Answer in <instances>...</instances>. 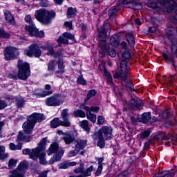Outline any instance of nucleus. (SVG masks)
Listing matches in <instances>:
<instances>
[{
	"mask_svg": "<svg viewBox=\"0 0 177 177\" xmlns=\"http://www.w3.org/2000/svg\"><path fill=\"white\" fill-rule=\"evenodd\" d=\"M38 175H39L38 177H47L48 171H42L41 173H39Z\"/></svg>",
	"mask_w": 177,
	"mask_h": 177,
	"instance_id": "nucleus-61",
	"label": "nucleus"
},
{
	"mask_svg": "<svg viewBox=\"0 0 177 177\" xmlns=\"http://www.w3.org/2000/svg\"><path fill=\"white\" fill-rule=\"evenodd\" d=\"M174 31L175 28L172 24H168L167 25L166 32L169 40H171V52L177 57V38L174 37Z\"/></svg>",
	"mask_w": 177,
	"mask_h": 177,
	"instance_id": "nucleus-8",
	"label": "nucleus"
},
{
	"mask_svg": "<svg viewBox=\"0 0 177 177\" xmlns=\"http://www.w3.org/2000/svg\"><path fill=\"white\" fill-rule=\"evenodd\" d=\"M73 117H80V118H85L86 114L82 110H76L73 111Z\"/></svg>",
	"mask_w": 177,
	"mask_h": 177,
	"instance_id": "nucleus-32",
	"label": "nucleus"
},
{
	"mask_svg": "<svg viewBox=\"0 0 177 177\" xmlns=\"http://www.w3.org/2000/svg\"><path fill=\"white\" fill-rule=\"evenodd\" d=\"M56 13L53 11H49L45 8L36 10L35 17L42 24H50L52 19H55Z\"/></svg>",
	"mask_w": 177,
	"mask_h": 177,
	"instance_id": "nucleus-3",
	"label": "nucleus"
},
{
	"mask_svg": "<svg viewBox=\"0 0 177 177\" xmlns=\"http://www.w3.org/2000/svg\"><path fill=\"white\" fill-rule=\"evenodd\" d=\"M4 55L6 60H13L19 56V51L15 47H6L4 50Z\"/></svg>",
	"mask_w": 177,
	"mask_h": 177,
	"instance_id": "nucleus-12",
	"label": "nucleus"
},
{
	"mask_svg": "<svg viewBox=\"0 0 177 177\" xmlns=\"http://www.w3.org/2000/svg\"><path fill=\"white\" fill-rule=\"evenodd\" d=\"M0 38H10V34L3 29H0Z\"/></svg>",
	"mask_w": 177,
	"mask_h": 177,
	"instance_id": "nucleus-42",
	"label": "nucleus"
},
{
	"mask_svg": "<svg viewBox=\"0 0 177 177\" xmlns=\"http://www.w3.org/2000/svg\"><path fill=\"white\" fill-rule=\"evenodd\" d=\"M103 133L104 137L105 138V140H109V139H111V131H110V129L107 127H103L101 129L98 131V132H95L94 135L93 136V139L95 140H97L98 142L97 145L98 147H100V149H103L105 146L104 143V138H103Z\"/></svg>",
	"mask_w": 177,
	"mask_h": 177,
	"instance_id": "nucleus-4",
	"label": "nucleus"
},
{
	"mask_svg": "<svg viewBox=\"0 0 177 177\" xmlns=\"http://www.w3.org/2000/svg\"><path fill=\"white\" fill-rule=\"evenodd\" d=\"M22 153L26 156L28 155L32 160H38V154L39 153L36 148H34L32 150L28 148L24 149L22 150Z\"/></svg>",
	"mask_w": 177,
	"mask_h": 177,
	"instance_id": "nucleus-18",
	"label": "nucleus"
},
{
	"mask_svg": "<svg viewBox=\"0 0 177 177\" xmlns=\"http://www.w3.org/2000/svg\"><path fill=\"white\" fill-rule=\"evenodd\" d=\"M9 177H26V176H24V171L14 170L12 172V174L9 175Z\"/></svg>",
	"mask_w": 177,
	"mask_h": 177,
	"instance_id": "nucleus-37",
	"label": "nucleus"
},
{
	"mask_svg": "<svg viewBox=\"0 0 177 177\" xmlns=\"http://www.w3.org/2000/svg\"><path fill=\"white\" fill-rule=\"evenodd\" d=\"M68 39L75 42V37H74V35L68 32H65L57 39V41L59 43L58 46H62V45H60L61 44L68 45Z\"/></svg>",
	"mask_w": 177,
	"mask_h": 177,
	"instance_id": "nucleus-13",
	"label": "nucleus"
},
{
	"mask_svg": "<svg viewBox=\"0 0 177 177\" xmlns=\"http://www.w3.org/2000/svg\"><path fill=\"white\" fill-rule=\"evenodd\" d=\"M56 151L57 152L56 153ZM54 153H56L50 159L48 162V164H50V165L62 160V157H63V154H64V150L59 149V145H57V143H53L50 145L49 149L47 150V154L48 156H52V154Z\"/></svg>",
	"mask_w": 177,
	"mask_h": 177,
	"instance_id": "nucleus-5",
	"label": "nucleus"
},
{
	"mask_svg": "<svg viewBox=\"0 0 177 177\" xmlns=\"http://www.w3.org/2000/svg\"><path fill=\"white\" fill-rule=\"evenodd\" d=\"M86 140H80L79 141H77L76 145H75V147H77V150L80 151V150H83L84 147H86Z\"/></svg>",
	"mask_w": 177,
	"mask_h": 177,
	"instance_id": "nucleus-28",
	"label": "nucleus"
},
{
	"mask_svg": "<svg viewBox=\"0 0 177 177\" xmlns=\"http://www.w3.org/2000/svg\"><path fill=\"white\" fill-rule=\"evenodd\" d=\"M47 138H44L39 143V145L37 147H36L38 153H41V151H44L45 150V146H46V142H47Z\"/></svg>",
	"mask_w": 177,
	"mask_h": 177,
	"instance_id": "nucleus-24",
	"label": "nucleus"
},
{
	"mask_svg": "<svg viewBox=\"0 0 177 177\" xmlns=\"http://www.w3.org/2000/svg\"><path fill=\"white\" fill-rule=\"evenodd\" d=\"M46 156V153H45L44 151L39 153L37 156V158H39V164H41V165H46L48 164V161H46V158H45Z\"/></svg>",
	"mask_w": 177,
	"mask_h": 177,
	"instance_id": "nucleus-25",
	"label": "nucleus"
},
{
	"mask_svg": "<svg viewBox=\"0 0 177 177\" xmlns=\"http://www.w3.org/2000/svg\"><path fill=\"white\" fill-rule=\"evenodd\" d=\"M131 59V52L129 50H126L122 55V60H126L128 62Z\"/></svg>",
	"mask_w": 177,
	"mask_h": 177,
	"instance_id": "nucleus-38",
	"label": "nucleus"
},
{
	"mask_svg": "<svg viewBox=\"0 0 177 177\" xmlns=\"http://www.w3.org/2000/svg\"><path fill=\"white\" fill-rule=\"evenodd\" d=\"M104 71L105 78L108 84H109V85H111V75L109 71H106V68H104Z\"/></svg>",
	"mask_w": 177,
	"mask_h": 177,
	"instance_id": "nucleus-41",
	"label": "nucleus"
},
{
	"mask_svg": "<svg viewBox=\"0 0 177 177\" xmlns=\"http://www.w3.org/2000/svg\"><path fill=\"white\" fill-rule=\"evenodd\" d=\"M58 64V71H55V75L57 77L58 76L57 74H63L64 73V65L63 64V59H59L57 61Z\"/></svg>",
	"mask_w": 177,
	"mask_h": 177,
	"instance_id": "nucleus-27",
	"label": "nucleus"
},
{
	"mask_svg": "<svg viewBox=\"0 0 177 177\" xmlns=\"http://www.w3.org/2000/svg\"><path fill=\"white\" fill-rule=\"evenodd\" d=\"M162 57L165 59V60H169V62H171L172 63V66L176 68V66H175V59L173 56H169L167 55V53H163Z\"/></svg>",
	"mask_w": 177,
	"mask_h": 177,
	"instance_id": "nucleus-36",
	"label": "nucleus"
},
{
	"mask_svg": "<svg viewBox=\"0 0 177 177\" xmlns=\"http://www.w3.org/2000/svg\"><path fill=\"white\" fill-rule=\"evenodd\" d=\"M168 175V171H162L161 173H159L158 174H156L154 176L155 177H165Z\"/></svg>",
	"mask_w": 177,
	"mask_h": 177,
	"instance_id": "nucleus-56",
	"label": "nucleus"
},
{
	"mask_svg": "<svg viewBox=\"0 0 177 177\" xmlns=\"http://www.w3.org/2000/svg\"><path fill=\"white\" fill-rule=\"evenodd\" d=\"M149 8H151V9L155 10V12H160V10H161V8H160L158 4H157L156 2H151L149 4Z\"/></svg>",
	"mask_w": 177,
	"mask_h": 177,
	"instance_id": "nucleus-39",
	"label": "nucleus"
},
{
	"mask_svg": "<svg viewBox=\"0 0 177 177\" xmlns=\"http://www.w3.org/2000/svg\"><path fill=\"white\" fill-rule=\"evenodd\" d=\"M83 109L85 110V111H86V117L88 120L93 122V124H95V122H96V115L91 113V109L88 106H84Z\"/></svg>",
	"mask_w": 177,
	"mask_h": 177,
	"instance_id": "nucleus-22",
	"label": "nucleus"
},
{
	"mask_svg": "<svg viewBox=\"0 0 177 177\" xmlns=\"http://www.w3.org/2000/svg\"><path fill=\"white\" fill-rule=\"evenodd\" d=\"M130 104L134 110H140L143 107V102L140 99L132 98L130 101Z\"/></svg>",
	"mask_w": 177,
	"mask_h": 177,
	"instance_id": "nucleus-19",
	"label": "nucleus"
},
{
	"mask_svg": "<svg viewBox=\"0 0 177 177\" xmlns=\"http://www.w3.org/2000/svg\"><path fill=\"white\" fill-rule=\"evenodd\" d=\"M26 23H28L29 25H26L25 28L27 32H29L30 37H36V38H44L45 37V33L44 31H39L35 27V24L31 19L30 15H27L25 17Z\"/></svg>",
	"mask_w": 177,
	"mask_h": 177,
	"instance_id": "nucleus-6",
	"label": "nucleus"
},
{
	"mask_svg": "<svg viewBox=\"0 0 177 177\" xmlns=\"http://www.w3.org/2000/svg\"><path fill=\"white\" fill-rule=\"evenodd\" d=\"M63 139L64 140L66 145H71V143L74 142V137L71 134H66Z\"/></svg>",
	"mask_w": 177,
	"mask_h": 177,
	"instance_id": "nucleus-34",
	"label": "nucleus"
},
{
	"mask_svg": "<svg viewBox=\"0 0 177 177\" xmlns=\"http://www.w3.org/2000/svg\"><path fill=\"white\" fill-rule=\"evenodd\" d=\"M53 93V91H43V96H48V95H52Z\"/></svg>",
	"mask_w": 177,
	"mask_h": 177,
	"instance_id": "nucleus-62",
	"label": "nucleus"
},
{
	"mask_svg": "<svg viewBox=\"0 0 177 177\" xmlns=\"http://www.w3.org/2000/svg\"><path fill=\"white\" fill-rule=\"evenodd\" d=\"M78 153H80L78 147H75V150L69 151L68 156V157H74V156H77Z\"/></svg>",
	"mask_w": 177,
	"mask_h": 177,
	"instance_id": "nucleus-46",
	"label": "nucleus"
},
{
	"mask_svg": "<svg viewBox=\"0 0 177 177\" xmlns=\"http://www.w3.org/2000/svg\"><path fill=\"white\" fill-rule=\"evenodd\" d=\"M102 170H103V165L98 166V168L95 172L96 176H99L100 174H102Z\"/></svg>",
	"mask_w": 177,
	"mask_h": 177,
	"instance_id": "nucleus-59",
	"label": "nucleus"
},
{
	"mask_svg": "<svg viewBox=\"0 0 177 177\" xmlns=\"http://www.w3.org/2000/svg\"><path fill=\"white\" fill-rule=\"evenodd\" d=\"M16 164H17V160L15 159H10L8 162V167L12 169L14 167H16Z\"/></svg>",
	"mask_w": 177,
	"mask_h": 177,
	"instance_id": "nucleus-49",
	"label": "nucleus"
},
{
	"mask_svg": "<svg viewBox=\"0 0 177 177\" xmlns=\"http://www.w3.org/2000/svg\"><path fill=\"white\" fill-rule=\"evenodd\" d=\"M18 73L12 72L9 74V77L11 80H17V77L22 81H26L30 77V64L27 62H23V60L18 61Z\"/></svg>",
	"mask_w": 177,
	"mask_h": 177,
	"instance_id": "nucleus-2",
	"label": "nucleus"
},
{
	"mask_svg": "<svg viewBox=\"0 0 177 177\" xmlns=\"http://www.w3.org/2000/svg\"><path fill=\"white\" fill-rule=\"evenodd\" d=\"M26 168H27V165L24 162H21L15 171H21V172H24V169H26Z\"/></svg>",
	"mask_w": 177,
	"mask_h": 177,
	"instance_id": "nucleus-40",
	"label": "nucleus"
},
{
	"mask_svg": "<svg viewBox=\"0 0 177 177\" xmlns=\"http://www.w3.org/2000/svg\"><path fill=\"white\" fill-rule=\"evenodd\" d=\"M68 109H65L62 111L61 113V118L62 119V121L59 119V118H54L50 122V127L51 128H57V127H71V122L68 120Z\"/></svg>",
	"mask_w": 177,
	"mask_h": 177,
	"instance_id": "nucleus-7",
	"label": "nucleus"
},
{
	"mask_svg": "<svg viewBox=\"0 0 177 177\" xmlns=\"http://www.w3.org/2000/svg\"><path fill=\"white\" fill-rule=\"evenodd\" d=\"M34 127H35V123L33 120H31V118L28 116V121L24 122L22 125L24 133H25L26 135L31 133V132H32V129H34Z\"/></svg>",
	"mask_w": 177,
	"mask_h": 177,
	"instance_id": "nucleus-17",
	"label": "nucleus"
},
{
	"mask_svg": "<svg viewBox=\"0 0 177 177\" xmlns=\"http://www.w3.org/2000/svg\"><path fill=\"white\" fill-rule=\"evenodd\" d=\"M96 95V91L95 90H91L87 94V98L85 100H89L91 97H93Z\"/></svg>",
	"mask_w": 177,
	"mask_h": 177,
	"instance_id": "nucleus-48",
	"label": "nucleus"
},
{
	"mask_svg": "<svg viewBox=\"0 0 177 177\" xmlns=\"http://www.w3.org/2000/svg\"><path fill=\"white\" fill-rule=\"evenodd\" d=\"M85 165L82 163L78 167L74 169L75 174H81L80 175L77 176H70L69 177H88L92 175V171H93V166H90L85 170Z\"/></svg>",
	"mask_w": 177,
	"mask_h": 177,
	"instance_id": "nucleus-10",
	"label": "nucleus"
},
{
	"mask_svg": "<svg viewBox=\"0 0 177 177\" xmlns=\"http://www.w3.org/2000/svg\"><path fill=\"white\" fill-rule=\"evenodd\" d=\"M129 174V172H128L127 170H124L119 174L118 176H117L116 177H127L128 176Z\"/></svg>",
	"mask_w": 177,
	"mask_h": 177,
	"instance_id": "nucleus-58",
	"label": "nucleus"
},
{
	"mask_svg": "<svg viewBox=\"0 0 177 177\" xmlns=\"http://www.w3.org/2000/svg\"><path fill=\"white\" fill-rule=\"evenodd\" d=\"M7 106H8V103L6 102V101L0 100V110H2Z\"/></svg>",
	"mask_w": 177,
	"mask_h": 177,
	"instance_id": "nucleus-54",
	"label": "nucleus"
},
{
	"mask_svg": "<svg viewBox=\"0 0 177 177\" xmlns=\"http://www.w3.org/2000/svg\"><path fill=\"white\" fill-rule=\"evenodd\" d=\"M160 3L163 10H165L167 13H171L172 10L177 8V3H174V0H162Z\"/></svg>",
	"mask_w": 177,
	"mask_h": 177,
	"instance_id": "nucleus-15",
	"label": "nucleus"
},
{
	"mask_svg": "<svg viewBox=\"0 0 177 177\" xmlns=\"http://www.w3.org/2000/svg\"><path fill=\"white\" fill-rule=\"evenodd\" d=\"M142 122H144V124H151L152 122H156V121H157V118H153L151 119V114L150 113H144L142 115Z\"/></svg>",
	"mask_w": 177,
	"mask_h": 177,
	"instance_id": "nucleus-21",
	"label": "nucleus"
},
{
	"mask_svg": "<svg viewBox=\"0 0 177 177\" xmlns=\"http://www.w3.org/2000/svg\"><path fill=\"white\" fill-rule=\"evenodd\" d=\"M120 72L115 74L113 76L114 78H119V80H121L122 85L125 86V88H128L130 91H135L133 85L132 84V81H131V79L128 78L131 70L128 61L122 59L120 64Z\"/></svg>",
	"mask_w": 177,
	"mask_h": 177,
	"instance_id": "nucleus-1",
	"label": "nucleus"
},
{
	"mask_svg": "<svg viewBox=\"0 0 177 177\" xmlns=\"http://www.w3.org/2000/svg\"><path fill=\"white\" fill-rule=\"evenodd\" d=\"M77 84H80V85H86V84H87L86 80H85L84 79V77L82 76V75L79 76V77L77 80Z\"/></svg>",
	"mask_w": 177,
	"mask_h": 177,
	"instance_id": "nucleus-45",
	"label": "nucleus"
},
{
	"mask_svg": "<svg viewBox=\"0 0 177 177\" xmlns=\"http://www.w3.org/2000/svg\"><path fill=\"white\" fill-rule=\"evenodd\" d=\"M55 60H51L48 62V71H55Z\"/></svg>",
	"mask_w": 177,
	"mask_h": 177,
	"instance_id": "nucleus-43",
	"label": "nucleus"
},
{
	"mask_svg": "<svg viewBox=\"0 0 177 177\" xmlns=\"http://www.w3.org/2000/svg\"><path fill=\"white\" fill-rule=\"evenodd\" d=\"M30 120L33 121L35 124H37V122H42L44 120H45V115L42 113H33L30 116Z\"/></svg>",
	"mask_w": 177,
	"mask_h": 177,
	"instance_id": "nucleus-20",
	"label": "nucleus"
},
{
	"mask_svg": "<svg viewBox=\"0 0 177 177\" xmlns=\"http://www.w3.org/2000/svg\"><path fill=\"white\" fill-rule=\"evenodd\" d=\"M46 50H48L47 55H53L55 53V50H53V46L50 44H46Z\"/></svg>",
	"mask_w": 177,
	"mask_h": 177,
	"instance_id": "nucleus-47",
	"label": "nucleus"
},
{
	"mask_svg": "<svg viewBox=\"0 0 177 177\" xmlns=\"http://www.w3.org/2000/svg\"><path fill=\"white\" fill-rule=\"evenodd\" d=\"M90 109V113L91 111H92L93 113H98L100 108L99 106H91V108H89Z\"/></svg>",
	"mask_w": 177,
	"mask_h": 177,
	"instance_id": "nucleus-60",
	"label": "nucleus"
},
{
	"mask_svg": "<svg viewBox=\"0 0 177 177\" xmlns=\"http://www.w3.org/2000/svg\"><path fill=\"white\" fill-rule=\"evenodd\" d=\"M140 136H141L142 139H146V138L150 136V131L146 130V131L141 132Z\"/></svg>",
	"mask_w": 177,
	"mask_h": 177,
	"instance_id": "nucleus-50",
	"label": "nucleus"
},
{
	"mask_svg": "<svg viewBox=\"0 0 177 177\" xmlns=\"http://www.w3.org/2000/svg\"><path fill=\"white\" fill-rule=\"evenodd\" d=\"M45 104L46 106L56 107L60 106L63 104V100L59 95H54L50 97H48L45 100Z\"/></svg>",
	"mask_w": 177,
	"mask_h": 177,
	"instance_id": "nucleus-11",
	"label": "nucleus"
},
{
	"mask_svg": "<svg viewBox=\"0 0 177 177\" xmlns=\"http://www.w3.org/2000/svg\"><path fill=\"white\" fill-rule=\"evenodd\" d=\"M98 38L101 41L99 44V47L104 52V53H107L110 47L109 44H106V39H107V33L106 32V29L104 28H100L98 29Z\"/></svg>",
	"mask_w": 177,
	"mask_h": 177,
	"instance_id": "nucleus-9",
	"label": "nucleus"
},
{
	"mask_svg": "<svg viewBox=\"0 0 177 177\" xmlns=\"http://www.w3.org/2000/svg\"><path fill=\"white\" fill-rule=\"evenodd\" d=\"M126 38L128 43L130 44V46H133V45H135V37H133V35L131 33H127L126 35Z\"/></svg>",
	"mask_w": 177,
	"mask_h": 177,
	"instance_id": "nucleus-31",
	"label": "nucleus"
},
{
	"mask_svg": "<svg viewBox=\"0 0 177 177\" xmlns=\"http://www.w3.org/2000/svg\"><path fill=\"white\" fill-rule=\"evenodd\" d=\"M26 55L29 56V57H32V56H35V57H40L41 55H42V52L39 46H38V44H35L29 46Z\"/></svg>",
	"mask_w": 177,
	"mask_h": 177,
	"instance_id": "nucleus-14",
	"label": "nucleus"
},
{
	"mask_svg": "<svg viewBox=\"0 0 177 177\" xmlns=\"http://www.w3.org/2000/svg\"><path fill=\"white\" fill-rule=\"evenodd\" d=\"M64 25L66 27H68V28H71V26H73V23L71 21L65 22Z\"/></svg>",
	"mask_w": 177,
	"mask_h": 177,
	"instance_id": "nucleus-63",
	"label": "nucleus"
},
{
	"mask_svg": "<svg viewBox=\"0 0 177 177\" xmlns=\"http://www.w3.org/2000/svg\"><path fill=\"white\" fill-rule=\"evenodd\" d=\"M59 169H67L68 168V162H62L58 165Z\"/></svg>",
	"mask_w": 177,
	"mask_h": 177,
	"instance_id": "nucleus-51",
	"label": "nucleus"
},
{
	"mask_svg": "<svg viewBox=\"0 0 177 177\" xmlns=\"http://www.w3.org/2000/svg\"><path fill=\"white\" fill-rule=\"evenodd\" d=\"M66 16L68 19H73V17H75V16H77V8L72 7L68 8Z\"/></svg>",
	"mask_w": 177,
	"mask_h": 177,
	"instance_id": "nucleus-26",
	"label": "nucleus"
},
{
	"mask_svg": "<svg viewBox=\"0 0 177 177\" xmlns=\"http://www.w3.org/2000/svg\"><path fill=\"white\" fill-rule=\"evenodd\" d=\"M5 19L9 24H15V17L12 16V14L9 11L5 12Z\"/></svg>",
	"mask_w": 177,
	"mask_h": 177,
	"instance_id": "nucleus-29",
	"label": "nucleus"
},
{
	"mask_svg": "<svg viewBox=\"0 0 177 177\" xmlns=\"http://www.w3.org/2000/svg\"><path fill=\"white\" fill-rule=\"evenodd\" d=\"M23 147V143L19 142L17 145H15V143H10L9 148L10 150H21Z\"/></svg>",
	"mask_w": 177,
	"mask_h": 177,
	"instance_id": "nucleus-33",
	"label": "nucleus"
},
{
	"mask_svg": "<svg viewBox=\"0 0 177 177\" xmlns=\"http://www.w3.org/2000/svg\"><path fill=\"white\" fill-rule=\"evenodd\" d=\"M120 3L126 5L127 8L130 9L139 10L142 9V4L139 2H137L136 0H120Z\"/></svg>",
	"mask_w": 177,
	"mask_h": 177,
	"instance_id": "nucleus-16",
	"label": "nucleus"
},
{
	"mask_svg": "<svg viewBox=\"0 0 177 177\" xmlns=\"http://www.w3.org/2000/svg\"><path fill=\"white\" fill-rule=\"evenodd\" d=\"M31 139H32L31 136H26L23 133L19 132L17 140H18L19 142H31Z\"/></svg>",
	"mask_w": 177,
	"mask_h": 177,
	"instance_id": "nucleus-23",
	"label": "nucleus"
},
{
	"mask_svg": "<svg viewBox=\"0 0 177 177\" xmlns=\"http://www.w3.org/2000/svg\"><path fill=\"white\" fill-rule=\"evenodd\" d=\"M169 19L173 23H177V9L175 15H170Z\"/></svg>",
	"mask_w": 177,
	"mask_h": 177,
	"instance_id": "nucleus-55",
	"label": "nucleus"
},
{
	"mask_svg": "<svg viewBox=\"0 0 177 177\" xmlns=\"http://www.w3.org/2000/svg\"><path fill=\"white\" fill-rule=\"evenodd\" d=\"M97 124L98 125H103L104 124V119L103 118V116L102 115L98 116Z\"/></svg>",
	"mask_w": 177,
	"mask_h": 177,
	"instance_id": "nucleus-57",
	"label": "nucleus"
},
{
	"mask_svg": "<svg viewBox=\"0 0 177 177\" xmlns=\"http://www.w3.org/2000/svg\"><path fill=\"white\" fill-rule=\"evenodd\" d=\"M80 127L82 128L87 133H89L91 128H89V123L87 120H83L80 122Z\"/></svg>",
	"mask_w": 177,
	"mask_h": 177,
	"instance_id": "nucleus-30",
	"label": "nucleus"
},
{
	"mask_svg": "<svg viewBox=\"0 0 177 177\" xmlns=\"http://www.w3.org/2000/svg\"><path fill=\"white\" fill-rule=\"evenodd\" d=\"M162 117L163 118H165V120H167V118H169V117H171V112L169 110H166L162 113Z\"/></svg>",
	"mask_w": 177,
	"mask_h": 177,
	"instance_id": "nucleus-53",
	"label": "nucleus"
},
{
	"mask_svg": "<svg viewBox=\"0 0 177 177\" xmlns=\"http://www.w3.org/2000/svg\"><path fill=\"white\" fill-rule=\"evenodd\" d=\"M16 104L18 107H23L24 106V100L17 99L16 100Z\"/></svg>",
	"mask_w": 177,
	"mask_h": 177,
	"instance_id": "nucleus-52",
	"label": "nucleus"
},
{
	"mask_svg": "<svg viewBox=\"0 0 177 177\" xmlns=\"http://www.w3.org/2000/svg\"><path fill=\"white\" fill-rule=\"evenodd\" d=\"M9 157V154L5 153V147L0 146V160H6Z\"/></svg>",
	"mask_w": 177,
	"mask_h": 177,
	"instance_id": "nucleus-35",
	"label": "nucleus"
},
{
	"mask_svg": "<svg viewBox=\"0 0 177 177\" xmlns=\"http://www.w3.org/2000/svg\"><path fill=\"white\" fill-rule=\"evenodd\" d=\"M176 78H177V76L170 75L167 81H165V84L167 85H172Z\"/></svg>",
	"mask_w": 177,
	"mask_h": 177,
	"instance_id": "nucleus-44",
	"label": "nucleus"
},
{
	"mask_svg": "<svg viewBox=\"0 0 177 177\" xmlns=\"http://www.w3.org/2000/svg\"><path fill=\"white\" fill-rule=\"evenodd\" d=\"M176 173L175 171H171V172H169L167 173V177H174L175 176V174Z\"/></svg>",
	"mask_w": 177,
	"mask_h": 177,
	"instance_id": "nucleus-64",
	"label": "nucleus"
}]
</instances>
